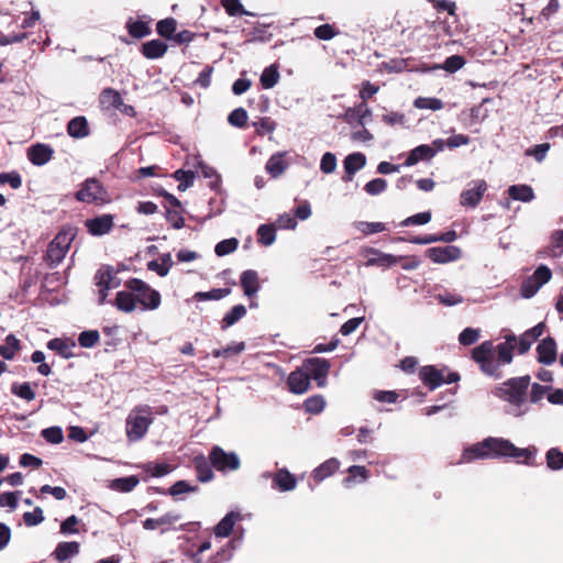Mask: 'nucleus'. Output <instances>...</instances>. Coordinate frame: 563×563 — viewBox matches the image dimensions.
I'll return each instance as SVG.
<instances>
[{
	"label": "nucleus",
	"mask_w": 563,
	"mask_h": 563,
	"mask_svg": "<svg viewBox=\"0 0 563 563\" xmlns=\"http://www.w3.org/2000/svg\"><path fill=\"white\" fill-rule=\"evenodd\" d=\"M536 453L537 449L533 446L520 449L507 439L489 437L465 448L459 463H471L479 459L511 457L528 466H534Z\"/></svg>",
	"instance_id": "nucleus-1"
},
{
	"label": "nucleus",
	"mask_w": 563,
	"mask_h": 563,
	"mask_svg": "<svg viewBox=\"0 0 563 563\" xmlns=\"http://www.w3.org/2000/svg\"><path fill=\"white\" fill-rule=\"evenodd\" d=\"M517 344V338L514 334L506 336L504 343H499L497 350V362L494 360V344L492 341H484L472 351V358L479 365L481 371L495 378L501 377L500 364L512 362L514 349Z\"/></svg>",
	"instance_id": "nucleus-2"
},
{
	"label": "nucleus",
	"mask_w": 563,
	"mask_h": 563,
	"mask_svg": "<svg viewBox=\"0 0 563 563\" xmlns=\"http://www.w3.org/2000/svg\"><path fill=\"white\" fill-rule=\"evenodd\" d=\"M530 380V375L509 378L497 386L493 394L512 407L511 413L514 416H522L527 412V410L522 409V406L528 398Z\"/></svg>",
	"instance_id": "nucleus-3"
},
{
	"label": "nucleus",
	"mask_w": 563,
	"mask_h": 563,
	"mask_svg": "<svg viewBox=\"0 0 563 563\" xmlns=\"http://www.w3.org/2000/svg\"><path fill=\"white\" fill-rule=\"evenodd\" d=\"M153 409L148 405L136 406L126 418V438L130 442L140 441L153 423Z\"/></svg>",
	"instance_id": "nucleus-4"
},
{
	"label": "nucleus",
	"mask_w": 563,
	"mask_h": 563,
	"mask_svg": "<svg viewBox=\"0 0 563 563\" xmlns=\"http://www.w3.org/2000/svg\"><path fill=\"white\" fill-rule=\"evenodd\" d=\"M75 199L95 206H104L111 201L108 190L96 177L87 178L81 183L79 190L75 192Z\"/></svg>",
	"instance_id": "nucleus-5"
},
{
	"label": "nucleus",
	"mask_w": 563,
	"mask_h": 563,
	"mask_svg": "<svg viewBox=\"0 0 563 563\" xmlns=\"http://www.w3.org/2000/svg\"><path fill=\"white\" fill-rule=\"evenodd\" d=\"M125 287L134 294L136 302L142 306L143 310H155L159 307L161 294L142 279L131 278L125 282Z\"/></svg>",
	"instance_id": "nucleus-6"
},
{
	"label": "nucleus",
	"mask_w": 563,
	"mask_h": 563,
	"mask_svg": "<svg viewBox=\"0 0 563 563\" xmlns=\"http://www.w3.org/2000/svg\"><path fill=\"white\" fill-rule=\"evenodd\" d=\"M419 378L429 390H434L444 383H457L461 376L457 372H451L445 376L443 369H439L434 365H426L420 368Z\"/></svg>",
	"instance_id": "nucleus-7"
},
{
	"label": "nucleus",
	"mask_w": 563,
	"mask_h": 563,
	"mask_svg": "<svg viewBox=\"0 0 563 563\" xmlns=\"http://www.w3.org/2000/svg\"><path fill=\"white\" fill-rule=\"evenodd\" d=\"M212 466L221 473L234 472L241 467V460L235 452H227L221 446L214 445L209 452Z\"/></svg>",
	"instance_id": "nucleus-8"
},
{
	"label": "nucleus",
	"mask_w": 563,
	"mask_h": 563,
	"mask_svg": "<svg viewBox=\"0 0 563 563\" xmlns=\"http://www.w3.org/2000/svg\"><path fill=\"white\" fill-rule=\"evenodd\" d=\"M301 368L308 374L310 379L313 378L317 382L318 387H324L331 364L325 358L309 357L302 362Z\"/></svg>",
	"instance_id": "nucleus-9"
},
{
	"label": "nucleus",
	"mask_w": 563,
	"mask_h": 563,
	"mask_svg": "<svg viewBox=\"0 0 563 563\" xmlns=\"http://www.w3.org/2000/svg\"><path fill=\"white\" fill-rule=\"evenodd\" d=\"M114 275L115 271L110 265L102 266L96 272L93 280L96 286L99 288L98 305H104L107 301L108 291L112 288H115V285H112Z\"/></svg>",
	"instance_id": "nucleus-10"
},
{
	"label": "nucleus",
	"mask_w": 563,
	"mask_h": 563,
	"mask_svg": "<svg viewBox=\"0 0 563 563\" xmlns=\"http://www.w3.org/2000/svg\"><path fill=\"white\" fill-rule=\"evenodd\" d=\"M114 217L109 213H104L92 219H88L85 222L87 231L93 236H101L108 234L114 227Z\"/></svg>",
	"instance_id": "nucleus-11"
},
{
	"label": "nucleus",
	"mask_w": 563,
	"mask_h": 563,
	"mask_svg": "<svg viewBox=\"0 0 563 563\" xmlns=\"http://www.w3.org/2000/svg\"><path fill=\"white\" fill-rule=\"evenodd\" d=\"M473 185V188L463 190L460 196V202L463 207H477L487 190V183L484 179L475 180Z\"/></svg>",
	"instance_id": "nucleus-12"
},
{
	"label": "nucleus",
	"mask_w": 563,
	"mask_h": 563,
	"mask_svg": "<svg viewBox=\"0 0 563 563\" xmlns=\"http://www.w3.org/2000/svg\"><path fill=\"white\" fill-rule=\"evenodd\" d=\"M363 254L365 256L373 255L367 258L366 266H382V267H390L398 262L402 261V256H395L391 254H386L380 252L374 247H366L363 250Z\"/></svg>",
	"instance_id": "nucleus-13"
},
{
	"label": "nucleus",
	"mask_w": 563,
	"mask_h": 563,
	"mask_svg": "<svg viewBox=\"0 0 563 563\" xmlns=\"http://www.w3.org/2000/svg\"><path fill=\"white\" fill-rule=\"evenodd\" d=\"M428 258L434 263H448L461 257V250L457 246L449 245L444 247H431L426 252Z\"/></svg>",
	"instance_id": "nucleus-14"
},
{
	"label": "nucleus",
	"mask_w": 563,
	"mask_h": 563,
	"mask_svg": "<svg viewBox=\"0 0 563 563\" xmlns=\"http://www.w3.org/2000/svg\"><path fill=\"white\" fill-rule=\"evenodd\" d=\"M54 155V150L48 144L36 143L27 148V158L35 166H43L48 163Z\"/></svg>",
	"instance_id": "nucleus-15"
},
{
	"label": "nucleus",
	"mask_w": 563,
	"mask_h": 563,
	"mask_svg": "<svg viewBox=\"0 0 563 563\" xmlns=\"http://www.w3.org/2000/svg\"><path fill=\"white\" fill-rule=\"evenodd\" d=\"M194 468L197 479L200 483H208L214 478L213 466L210 455L207 457L203 454L196 455L192 459Z\"/></svg>",
	"instance_id": "nucleus-16"
},
{
	"label": "nucleus",
	"mask_w": 563,
	"mask_h": 563,
	"mask_svg": "<svg viewBox=\"0 0 563 563\" xmlns=\"http://www.w3.org/2000/svg\"><path fill=\"white\" fill-rule=\"evenodd\" d=\"M365 164L366 156L363 153L356 152L347 155L343 161L344 175L342 176V180L344 183L352 181L355 173L362 169Z\"/></svg>",
	"instance_id": "nucleus-17"
},
{
	"label": "nucleus",
	"mask_w": 563,
	"mask_h": 563,
	"mask_svg": "<svg viewBox=\"0 0 563 563\" xmlns=\"http://www.w3.org/2000/svg\"><path fill=\"white\" fill-rule=\"evenodd\" d=\"M287 386L292 394H303L310 388V378L301 367H298L289 374Z\"/></svg>",
	"instance_id": "nucleus-18"
},
{
	"label": "nucleus",
	"mask_w": 563,
	"mask_h": 563,
	"mask_svg": "<svg viewBox=\"0 0 563 563\" xmlns=\"http://www.w3.org/2000/svg\"><path fill=\"white\" fill-rule=\"evenodd\" d=\"M538 361L542 364L550 365L556 360V342L552 336H548L540 341L537 346Z\"/></svg>",
	"instance_id": "nucleus-19"
},
{
	"label": "nucleus",
	"mask_w": 563,
	"mask_h": 563,
	"mask_svg": "<svg viewBox=\"0 0 563 563\" xmlns=\"http://www.w3.org/2000/svg\"><path fill=\"white\" fill-rule=\"evenodd\" d=\"M297 486V478L287 468H279L273 475V487L279 492H290Z\"/></svg>",
	"instance_id": "nucleus-20"
},
{
	"label": "nucleus",
	"mask_w": 563,
	"mask_h": 563,
	"mask_svg": "<svg viewBox=\"0 0 563 563\" xmlns=\"http://www.w3.org/2000/svg\"><path fill=\"white\" fill-rule=\"evenodd\" d=\"M60 239L62 234H57L55 239L49 243L46 251L45 261L49 267L58 265L67 254L68 244H66V246H59Z\"/></svg>",
	"instance_id": "nucleus-21"
},
{
	"label": "nucleus",
	"mask_w": 563,
	"mask_h": 563,
	"mask_svg": "<svg viewBox=\"0 0 563 563\" xmlns=\"http://www.w3.org/2000/svg\"><path fill=\"white\" fill-rule=\"evenodd\" d=\"M240 285L246 297H254L261 288L258 274L254 269H246L240 276Z\"/></svg>",
	"instance_id": "nucleus-22"
},
{
	"label": "nucleus",
	"mask_w": 563,
	"mask_h": 563,
	"mask_svg": "<svg viewBox=\"0 0 563 563\" xmlns=\"http://www.w3.org/2000/svg\"><path fill=\"white\" fill-rule=\"evenodd\" d=\"M48 350L56 352L63 358H73L75 353L73 347L76 346V342L70 339L55 338L46 343Z\"/></svg>",
	"instance_id": "nucleus-23"
},
{
	"label": "nucleus",
	"mask_w": 563,
	"mask_h": 563,
	"mask_svg": "<svg viewBox=\"0 0 563 563\" xmlns=\"http://www.w3.org/2000/svg\"><path fill=\"white\" fill-rule=\"evenodd\" d=\"M168 49L166 43L161 40H151L142 44L141 53L147 59L162 58Z\"/></svg>",
	"instance_id": "nucleus-24"
},
{
	"label": "nucleus",
	"mask_w": 563,
	"mask_h": 563,
	"mask_svg": "<svg viewBox=\"0 0 563 563\" xmlns=\"http://www.w3.org/2000/svg\"><path fill=\"white\" fill-rule=\"evenodd\" d=\"M67 133L74 139H84L90 134V129L86 117L78 115L67 123Z\"/></svg>",
	"instance_id": "nucleus-25"
},
{
	"label": "nucleus",
	"mask_w": 563,
	"mask_h": 563,
	"mask_svg": "<svg viewBox=\"0 0 563 563\" xmlns=\"http://www.w3.org/2000/svg\"><path fill=\"white\" fill-rule=\"evenodd\" d=\"M99 102L103 110L118 109L122 106V97L120 92L113 88H104L99 96Z\"/></svg>",
	"instance_id": "nucleus-26"
},
{
	"label": "nucleus",
	"mask_w": 563,
	"mask_h": 563,
	"mask_svg": "<svg viewBox=\"0 0 563 563\" xmlns=\"http://www.w3.org/2000/svg\"><path fill=\"white\" fill-rule=\"evenodd\" d=\"M340 467V461L335 457H331L320 464L313 472L312 478L316 483H320L329 476L333 475Z\"/></svg>",
	"instance_id": "nucleus-27"
},
{
	"label": "nucleus",
	"mask_w": 563,
	"mask_h": 563,
	"mask_svg": "<svg viewBox=\"0 0 563 563\" xmlns=\"http://www.w3.org/2000/svg\"><path fill=\"white\" fill-rule=\"evenodd\" d=\"M285 155L286 153L278 152L267 161L265 168L273 178L279 177L288 168Z\"/></svg>",
	"instance_id": "nucleus-28"
},
{
	"label": "nucleus",
	"mask_w": 563,
	"mask_h": 563,
	"mask_svg": "<svg viewBox=\"0 0 563 563\" xmlns=\"http://www.w3.org/2000/svg\"><path fill=\"white\" fill-rule=\"evenodd\" d=\"M434 157V152L428 144H422L415 147L405 161V166H413L421 161H429Z\"/></svg>",
	"instance_id": "nucleus-29"
},
{
	"label": "nucleus",
	"mask_w": 563,
	"mask_h": 563,
	"mask_svg": "<svg viewBox=\"0 0 563 563\" xmlns=\"http://www.w3.org/2000/svg\"><path fill=\"white\" fill-rule=\"evenodd\" d=\"M240 519V514L231 511L227 514L214 528L216 537L225 538L233 531L235 522Z\"/></svg>",
	"instance_id": "nucleus-30"
},
{
	"label": "nucleus",
	"mask_w": 563,
	"mask_h": 563,
	"mask_svg": "<svg viewBox=\"0 0 563 563\" xmlns=\"http://www.w3.org/2000/svg\"><path fill=\"white\" fill-rule=\"evenodd\" d=\"M79 553V543L76 541L71 542H59L53 552L55 559L59 562H64L71 556H75Z\"/></svg>",
	"instance_id": "nucleus-31"
},
{
	"label": "nucleus",
	"mask_w": 563,
	"mask_h": 563,
	"mask_svg": "<svg viewBox=\"0 0 563 563\" xmlns=\"http://www.w3.org/2000/svg\"><path fill=\"white\" fill-rule=\"evenodd\" d=\"M125 29L133 38H143L152 33L148 23L142 20H133L130 18L125 23Z\"/></svg>",
	"instance_id": "nucleus-32"
},
{
	"label": "nucleus",
	"mask_w": 563,
	"mask_h": 563,
	"mask_svg": "<svg viewBox=\"0 0 563 563\" xmlns=\"http://www.w3.org/2000/svg\"><path fill=\"white\" fill-rule=\"evenodd\" d=\"M114 306L123 312H132L136 308V299L132 291H118L114 300Z\"/></svg>",
	"instance_id": "nucleus-33"
},
{
	"label": "nucleus",
	"mask_w": 563,
	"mask_h": 563,
	"mask_svg": "<svg viewBox=\"0 0 563 563\" xmlns=\"http://www.w3.org/2000/svg\"><path fill=\"white\" fill-rule=\"evenodd\" d=\"M180 519V515L168 512L159 518H147L143 521L145 530H155L159 527L172 526Z\"/></svg>",
	"instance_id": "nucleus-34"
},
{
	"label": "nucleus",
	"mask_w": 563,
	"mask_h": 563,
	"mask_svg": "<svg viewBox=\"0 0 563 563\" xmlns=\"http://www.w3.org/2000/svg\"><path fill=\"white\" fill-rule=\"evenodd\" d=\"M508 195L511 199L529 202L534 199V192L529 185H512L508 188Z\"/></svg>",
	"instance_id": "nucleus-35"
},
{
	"label": "nucleus",
	"mask_w": 563,
	"mask_h": 563,
	"mask_svg": "<svg viewBox=\"0 0 563 563\" xmlns=\"http://www.w3.org/2000/svg\"><path fill=\"white\" fill-rule=\"evenodd\" d=\"M20 349V340L14 334H9L5 338V343L0 345V355L5 360H12Z\"/></svg>",
	"instance_id": "nucleus-36"
},
{
	"label": "nucleus",
	"mask_w": 563,
	"mask_h": 563,
	"mask_svg": "<svg viewBox=\"0 0 563 563\" xmlns=\"http://www.w3.org/2000/svg\"><path fill=\"white\" fill-rule=\"evenodd\" d=\"M246 314V308L243 305L234 306L221 321V329L225 330L229 327L235 324L239 320H241Z\"/></svg>",
	"instance_id": "nucleus-37"
},
{
	"label": "nucleus",
	"mask_w": 563,
	"mask_h": 563,
	"mask_svg": "<svg viewBox=\"0 0 563 563\" xmlns=\"http://www.w3.org/2000/svg\"><path fill=\"white\" fill-rule=\"evenodd\" d=\"M256 234L260 244L269 246L276 240V228L274 224H261Z\"/></svg>",
	"instance_id": "nucleus-38"
},
{
	"label": "nucleus",
	"mask_w": 563,
	"mask_h": 563,
	"mask_svg": "<svg viewBox=\"0 0 563 563\" xmlns=\"http://www.w3.org/2000/svg\"><path fill=\"white\" fill-rule=\"evenodd\" d=\"M279 80V71L276 65L266 67L260 78V82L264 89L273 88Z\"/></svg>",
	"instance_id": "nucleus-39"
},
{
	"label": "nucleus",
	"mask_w": 563,
	"mask_h": 563,
	"mask_svg": "<svg viewBox=\"0 0 563 563\" xmlns=\"http://www.w3.org/2000/svg\"><path fill=\"white\" fill-rule=\"evenodd\" d=\"M143 470L152 477H163L173 471V466L167 463L147 462L143 465Z\"/></svg>",
	"instance_id": "nucleus-40"
},
{
	"label": "nucleus",
	"mask_w": 563,
	"mask_h": 563,
	"mask_svg": "<svg viewBox=\"0 0 563 563\" xmlns=\"http://www.w3.org/2000/svg\"><path fill=\"white\" fill-rule=\"evenodd\" d=\"M11 393L16 397H20L26 401H32L36 397V393L33 390L30 383H13L11 386Z\"/></svg>",
	"instance_id": "nucleus-41"
},
{
	"label": "nucleus",
	"mask_w": 563,
	"mask_h": 563,
	"mask_svg": "<svg viewBox=\"0 0 563 563\" xmlns=\"http://www.w3.org/2000/svg\"><path fill=\"white\" fill-rule=\"evenodd\" d=\"M177 21L174 18H166L157 22L156 32L162 37L172 38L174 37L173 34L175 33Z\"/></svg>",
	"instance_id": "nucleus-42"
},
{
	"label": "nucleus",
	"mask_w": 563,
	"mask_h": 563,
	"mask_svg": "<svg viewBox=\"0 0 563 563\" xmlns=\"http://www.w3.org/2000/svg\"><path fill=\"white\" fill-rule=\"evenodd\" d=\"M325 407V400L321 395H313L303 401L306 412L311 415L320 413Z\"/></svg>",
	"instance_id": "nucleus-43"
},
{
	"label": "nucleus",
	"mask_w": 563,
	"mask_h": 563,
	"mask_svg": "<svg viewBox=\"0 0 563 563\" xmlns=\"http://www.w3.org/2000/svg\"><path fill=\"white\" fill-rule=\"evenodd\" d=\"M231 294V288H213L209 291H199L195 298L200 301L205 300H220Z\"/></svg>",
	"instance_id": "nucleus-44"
},
{
	"label": "nucleus",
	"mask_w": 563,
	"mask_h": 563,
	"mask_svg": "<svg viewBox=\"0 0 563 563\" xmlns=\"http://www.w3.org/2000/svg\"><path fill=\"white\" fill-rule=\"evenodd\" d=\"M173 266V262L170 258V254H166L162 257V263H158L156 261H151L147 264V268L150 271H154L157 273L158 276L164 277L168 274L169 269Z\"/></svg>",
	"instance_id": "nucleus-45"
},
{
	"label": "nucleus",
	"mask_w": 563,
	"mask_h": 563,
	"mask_svg": "<svg viewBox=\"0 0 563 563\" xmlns=\"http://www.w3.org/2000/svg\"><path fill=\"white\" fill-rule=\"evenodd\" d=\"M249 115L244 108L234 109L228 117V122L235 128L245 129L247 126Z\"/></svg>",
	"instance_id": "nucleus-46"
},
{
	"label": "nucleus",
	"mask_w": 563,
	"mask_h": 563,
	"mask_svg": "<svg viewBox=\"0 0 563 563\" xmlns=\"http://www.w3.org/2000/svg\"><path fill=\"white\" fill-rule=\"evenodd\" d=\"M139 484V478L134 475L120 477L113 481L112 487L122 493L132 492Z\"/></svg>",
	"instance_id": "nucleus-47"
},
{
	"label": "nucleus",
	"mask_w": 563,
	"mask_h": 563,
	"mask_svg": "<svg viewBox=\"0 0 563 563\" xmlns=\"http://www.w3.org/2000/svg\"><path fill=\"white\" fill-rule=\"evenodd\" d=\"M173 177L180 181L178 190L184 191L194 184L196 176L192 170L177 169L174 172Z\"/></svg>",
	"instance_id": "nucleus-48"
},
{
	"label": "nucleus",
	"mask_w": 563,
	"mask_h": 563,
	"mask_svg": "<svg viewBox=\"0 0 563 563\" xmlns=\"http://www.w3.org/2000/svg\"><path fill=\"white\" fill-rule=\"evenodd\" d=\"M100 340L98 330H86L82 331L78 336V343L81 347L90 349L93 347Z\"/></svg>",
	"instance_id": "nucleus-49"
},
{
	"label": "nucleus",
	"mask_w": 563,
	"mask_h": 563,
	"mask_svg": "<svg viewBox=\"0 0 563 563\" xmlns=\"http://www.w3.org/2000/svg\"><path fill=\"white\" fill-rule=\"evenodd\" d=\"M354 225L364 235L379 233L386 230V225L383 222L358 221Z\"/></svg>",
	"instance_id": "nucleus-50"
},
{
	"label": "nucleus",
	"mask_w": 563,
	"mask_h": 563,
	"mask_svg": "<svg viewBox=\"0 0 563 563\" xmlns=\"http://www.w3.org/2000/svg\"><path fill=\"white\" fill-rule=\"evenodd\" d=\"M547 465L549 468L553 471L563 468V453L556 449L552 448L547 452Z\"/></svg>",
	"instance_id": "nucleus-51"
},
{
	"label": "nucleus",
	"mask_w": 563,
	"mask_h": 563,
	"mask_svg": "<svg viewBox=\"0 0 563 563\" xmlns=\"http://www.w3.org/2000/svg\"><path fill=\"white\" fill-rule=\"evenodd\" d=\"M239 246V241L235 238L227 239L220 241L216 247L214 252L218 256H225L228 254L233 253Z\"/></svg>",
	"instance_id": "nucleus-52"
},
{
	"label": "nucleus",
	"mask_w": 563,
	"mask_h": 563,
	"mask_svg": "<svg viewBox=\"0 0 563 563\" xmlns=\"http://www.w3.org/2000/svg\"><path fill=\"white\" fill-rule=\"evenodd\" d=\"M413 106L418 109H430L437 111L443 108V102L438 98L419 97L415 100Z\"/></svg>",
	"instance_id": "nucleus-53"
},
{
	"label": "nucleus",
	"mask_w": 563,
	"mask_h": 563,
	"mask_svg": "<svg viewBox=\"0 0 563 563\" xmlns=\"http://www.w3.org/2000/svg\"><path fill=\"white\" fill-rule=\"evenodd\" d=\"M339 33L334 25L328 23L317 26L313 31L314 36L322 41H330Z\"/></svg>",
	"instance_id": "nucleus-54"
},
{
	"label": "nucleus",
	"mask_w": 563,
	"mask_h": 563,
	"mask_svg": "<svg viewBox=\"0 0 563 563\" xmlns=\"http://www.w3.org/2000/svg\"><path fill=\"white\" fill-rule=\"evenodd\" d=\"M465 63H466V60L463 56L451 55L444 60L441 68L448 73L453 74V73L460 70L465 65Z\"/></svg>",
	"instance_id": "nucleus-55"
},
{
	"label": "nucleus",
	"mask_w": 563,
	"mask_h": 563,
	"mask_svg": "<svg viewBox=\"0 0 563 563\" xmlns=\"http://www.w3.org/2000/svg\"><path fill=\"white\" fill-rule=\"evenodd\" d=\"M221 4L230 16L249 14V12L241 4L240 0H221Z\"/></svg>",
	"instance_id": "nucleus-56"
},
{
	"label": "nucleus",
	"mask_w": 563,
	"mask_h": 563,
	"mask_svg": "<svg viewBox=\"0 0 563 563\" xmlns=\"http://www.w3.org/2000/svg\"><path fill=\"white\" fill-rule=\"evenodd\" d=\"M350 113H356L357 122L361 126L365 125V119L372 115L371 109L367 107V103L365 101H362L354 108H350L346 111V115Z\"/></svg>",
	"instance_id": "nucleus-57"
},
{
	"label": "nucleus",
	"mask_w": 563,
	"mask_h": 563,
	"mask_svg": "<svg viewBox=\"0 0 563 563\" xmlns=\"http://www.w3.org/2000/svg\"><path fill=\"white\" fill-rule=\"evenodd\" d=\"M430 220H431V212L424 211V212H419V213L408 217L400 223V225H402V227L423 225V224L429 223Z\"/></svg>",
	"instance_id": "nucleus-58"
},
{
	"label": "nucleus",
	"mask_w": 563,
	"mask_h": 563,
	"mask_svg": "<svg viewBox=\"0 0 563 563\" xmlns=\"http://www.w3.org/2000/svg\"><path fill=\"white\" fill-rule=\"evenodd\" d=\"M349 476L344 478V484L350 485L356 477H361L362 481H366L368 477V470L365 466L352 465L347 468Z\"/></svg>",
	"instance_id": "nucleus-59"
},
{
	"label": "nucleus",
	"mask_w": 563,
	"mask_h": 563,
	"mask_svg": "<svg viewBox=\"0 0 563 563\" xmlns=\"http://www.w3.org/2000/svg\"><path fill=\"white\" fill-rule=\"evenodd\" d=\"M541 288L536 282V279L532 278V276H529L526 278L520 286V294L523 298H531L533 297L538 290Z\"/></svg>",
	"instance_id": "nucleus-60"
},
{
	"label": "nucleus",
	"mask_w": 563,
	"mask_h": 563,
	"mask_svg": "<svg viewBox=\"0 0 563 563\" xmlns=\"http://www.w3.org/2000/svg\"><path fill=\"white\" fill-rule=\"evenodd\" d=\"M44 515L41 507H35L33 511H26L23 514V521L27 527H34L44 521Z\"/></svg>",
	"instance_id": "nucleus-61"
},
{
	"label": "nucleus",
	"mask_w": 563,
	"mask_h": 563,
	"mask_svg": "<svg viewBox=\"0 0 563 563\" xmlns=\"http://www.w3.org/2000/svg\"><path fill=\"white\" fill-rule=\"evenodd\" d=\"M166 220L173 225L174 229L179 230L185 227V219L180 209H167Z\"/></svg>",
	"instance_id": "nucleus-62"
},
{
	"label": "nucleus",
	"mask_w": 563,
	"mask_h": 563,
	"mask_svg": "<svg viewBox=\"0 0 563 563\" xmlns=\"http://www.w3.org/2000/svg\"><path fill=\"white\" fill-rule=\"evenodd\" d=\"M479 338V330L473 328H465L459 335V342L468 346L474 344Z\"/></svg>",
	"instance_id": "nucleus-63"
},
{
	"label": "nucleus",
	"mask_w": 563,
	"mask_h": 563,
	"mask_svg": "<svg viewBox=\"0 0 563 563\" xmlns=\"http://www.w3.org/2000/svg\"><path fill=\"white\" fill-rule=\"evenodd\" d=\"M42 437L52 444H58L64 439L62 428L59 427H49L44 429L42 431Z\"/></svg>",
	"instance_id": "nucleus-64"
}]
</instances>
